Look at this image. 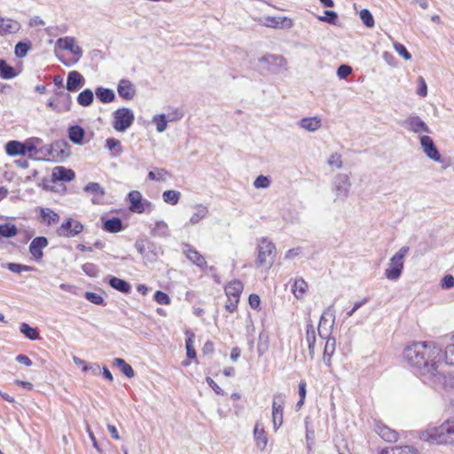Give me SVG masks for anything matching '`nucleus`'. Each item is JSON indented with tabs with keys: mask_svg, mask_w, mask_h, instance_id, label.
I'll list each match as a JSON object with an SVG mask.
<instances>
[{
	"mask_svg": "<svg viewBox=\"0 0 454 454\" xmlns=\"http://www.w3.org/2000/svg\"><path fill=\"white\" fill-rule=\"evenodd\" d=\"M404 361L427 385L441 391L454 388V375L442 370V348L434 341H419L407 345L403 352Z\"/></svg>",
	"mask_w": 454,
	"mask_h": 454,
	"instance_id": "f257e3e1",
	"label": "nucleus"
},
{
	"mask_svg": "<svg viewBox=\"0 0 454 454\" xmlns=\"http://www.w3.org/2000/svg\"><path fill=\"white\" fill-rule=\"evenodd\" d=\"M421 439L436 444H454V419L423 432Z\"/></svg>",
	"mask_w": 454,
	"mask_h": 454,
	"instance_id": "f03ea898",
	"label": "nucleus"
},
{
	"mask_svg": "<svg viewBox=\"0 0 454 454\" xmlns=\"http://www.w3.org/2000/svg\"><path fill=\"white\" fill-rule=\"evenodd\" d=\"M134 247L144 260L151 263L157 262L160 256L163 254L162 247L149 238L137 239Z\"/></svg>",
	"mask_w": 454,
	"mask_h": 454,
	"instance_id": "7ed1b4c3",
	"label": "nucleus"
},
{
	"mask_svg": "<svg viewBox=\"0 0 454 454\" xmlns=\"http://www.w3.org/2000/svg\"><path fill=\"white\" fill-rule=\"evenodd\" d=\"M409 251L410 247L403 246L390 258L384 273L387 279L396 281L400 278L404 267V257Z\"/></svg>",
	"mask_w": 454,
	"mask_h": 454,
	"instance_id": "20e7f679",
	"label": "nucleus"
},
{
	"mask_svg": "<svg viewBox=\"0 0 454 454\" xmlns=\"http://www.w3.org/2000/svg\"><path fill=\"white\" fill-rule=\"evenodd\" d=\"M133 111L128 107H121L113 113V128L118 132L126 131L134 122Z\"/></svg>",
	"mask_w": 454,
	"mask_h": 454,
	"instance_id": "39448f33",
	"label": "nucleus"
},
{
	"mask_svg": "<svg viewBox=\"0 0 454 454\" xmlns=\"http://www.w3.org/2000/svg\"><path fill=\"white\" fill-rule=\"evenodd\" d=\"M257 267H262L263 265H268V267H270L273 264L275 259V245L266 238H262L257 246Z\"/></svg>",
	"mask_w": 454,
	"mask_h": 454,
	"instance_id": "423d86ee",
	"label": "nucleus"
},
{
	"mask_svg": "<svg viewBox=\"0 0 454 454\" xmlns=\"http://www.w3.org/2000/svg\"><path fill=\"white\" fill-rule=\"evenodd\" d=\"M335 324V310L333 306L327 307L322 313L317 327V333L320 338L325 339L332 335V331Z\"/></svg>",
	"mask_w": 454,
	"mask_h": 454,
	"instance_id": "0eeeda50",
	"label": "nucleus"
},
{
	"mask_svg": "<svg viewBox=\"0 0 454 454\" xmlns=\"http://www.w3.org/2000/svg\"><path fill=\"white\" fill-rule=\"evenodd\" d=\"M128 200L129 202V208L133 213H149L153 209V203L147 200H144L141 192L138 191L129 192L128 194Z\"/></svg>",
	"mask_w": 454,
	"mask_h": 454,
	"instance_id": "6e6552de",
	"label": "nucleus"
},
{
	"mask_svg": "<svg viewBox=\"0 0 454 454\" xmlns=\"http://www.w3.org/2000/svg\"><path fill=\"white\" fill-rule=\"evenodd\" d=\"M84 229L82 223L72 217L66 219L56 230V234L63 238H74L78 236Z\"/></svg>",
	"mask_w": 454,
	"mask_h": 454,
	"instance_id": "1a4fd4ad",
	"label": "nucleus"
},
{
	"mask_svg": "<svg viewBox=\"0 0 454 454\" xmlns=\"http://www.w3.org/2000/svg\"><path fill=\"white\" fill-rule=\"evenodd\" d=\"M351 187V183L348 175L346 174H338L333 182V192L335 193V200H340L344 201L349 193V190Z\"/></svg>",
	"mask_w": 454,
	"mask_h": 454,
	"instance_id": "9d476101",
	"label": "nucleus"
},
{
	"mask_svg": "<svg viewBox=\"0 0 454 454\" xmlns=\"http://www.w3.org/2000/svg\"><path fill=\"white\" fill-rule=\"evenodd\" d=\"M263 68L270 73H278L282 69H286V60L281 55L266 54L259 59Z\"/></svg>",
	"mask_w": 454,
	"mask_h": 454,
	"instance_id": "9b49d317",
	"label": "nucleus"
},
{
	"mask_svg": "<svg viewBox=\"0 0 454 454\" xmlns=\"http://www.w3.org/2000/svg\"><path fill=\"white\" fill-rule=\"evenodd\" d=\"M284 406L285 395L281 393L274 395L272 402V422L275 430L278 429L283 423Z\"/></svg>",
	"mask_w": 454,
	"mask_h": 454,
	"instance_id": "f8f14e48",
	"label": "nucleus"
},
{
	"mask_svg": "<svg viewBox=\"0 0 454 454\" xmlns=\"http://www.w3.org/2000/svg\"><path fill=\"white\" fill-rule=\"evenodd\" d=\"M402 125L413 133H431L427 124L417 115H411L406 118Z\"/></svg>",
	"mask_w": 454,
	"mask_h": 454,
	"instance_id": "ddd939ff",
	"label": "nucleus"
},
{
	"mask_svg": "<svg viewBox=\"0 0 454 454\" xmlns=\"http://www.w3.org/2000/svg\"><path fill=\"white\" fill-rule=\"evenodd\" d=\"M258 22L271 28H291L294 25L292 20L287 17L264 16Z\"/></svg>",
	"mask_w": 454,
	"mask_h": 454,
	"instance_id": "4468645a",
	"label": "nucleus"
},
{
	"mask_svg": "<svg viewBox=\"0 0 454 454\" xmlns=\"http://www.w3.org/2000/svg\"><path fill=\"white\" fill-rule=\"evenodd\" d=\"M419 140L421 148L423 149V152L426 153V155L434 161H440L441 154L436 148L433 139L429 136L425 135L420 137Z\"/></svg>",
	"mask_w": 454,
	"mask_h": 454,
	"instance_id": "2eb2a0df",
	"label": "nucleus"
},
{
	"mask_svg": "<svg viewBox=\"0 0 454 454\" xmlns=\"http://www.w3.org/2000/svg\"><path fill=\"white\" fill-rule=\"evenodd\" d=\"M49 242L45 237L35 238L29 245V252L35 261H40L43 256V249L48 246Z\"/></svg>",
	"mask_w": 454,
	"mask_h": 454,
	"instance_id": "dca6fc26",
	"label": "nucleus"
},
{
	"mask_svg": "<svg viewBox=\"0 0 454 454\" xmlns=\"http://www.w3.org/2000/svg\"><path fill=\"white\" fill-rule=\"evenodd\" d=\"M374 430L384 441L388 442H395L399 438V434L395 430L380 421L375 422Z\"/></svg>",
	"mask_w": 454,
	"mask_h": 454,
	"instance_id": "f3484780",
	"label": "nucleus"
},
{
	"mask_svg": "<svg viewBox=\"0 0 454 454\" xmlns=\"http://www.w3.org/2000/svg\"><path fill=\"white\" fill-rule=\"evenodd\" d=\"M183 253L186 257L195 265L203 269L207 267V262L202 254H200L190 244H184L183 247Z\"/></svg>",
	"mask_w": 454,
	"mask_h": 454,
	"instance_id": "a211bd4d",
	"label": "nucleus"
},
{
	"mask_svg": "<svg viewBox=\"0 0 454 454\" xmlns=\"http://www.w3.org/2000/svg\"><path fill=\"white\" fill-rule=\"evenodd\" d=\"M117 92L124 100H131L136 95V87L129 80L121 79L118 83Z\"/></svg>",
	"mask_w": 454,
	"mask_h": 454,
	"instance_id": "6ab92c4d",
	"label": "nucleus"
},
{
	"mask_svg": "<svg viewBox=\"0 0 454 454\" xmlns=\"http://www.w3.org/2000/svg\"><path fill=\"white\" fill-rule=\"evenodd\" d=\"M83 190L93 196L91 199L93 204H99L106 194L105 189L98 183L95 182L89 183Z\"/></svg>",
	"mask_w": 454,
	"mask_h": 454,
	"instance_id": "aec40b11",
	"label": "nucleus"
},
{
	"mask_svg": "<svg viewBox=\"0 0 454 454\" xmlns=\"http://www.w3.org/2000/svg\"><path fill=\"white\" fill-rule=\"evenodd\" d=\"M84 82L83 76L78 71H71L67 74V90L71 92L77 91Z\"/></svg>",
	"mask_w": 454,
	"mask_h": 454,
	"instance_id": "412c9836",
	"label": "nucleus"
},
{
	"mask_svg": "<svg viewBox=\"0 0 454 454\" xmlns=\"http://www.w3.org/2000/svg\"><path fill=\"white\" fill-rule=\"evenodd\" d=\"M40 222L47 226L59 223V215L49 207H38Z\"/></svg>",
	"mask_w": 454,
	"mask_h": 454,
	"instance_id": "4be33fe9",
	"label": "nucleus"
},
{
	"mask_svg": "<svg viewBox=\"0 0 454 454\" xmlns=\"http://www.w3.org/2000/svg\"><path fill=\"white\" fill-rule=\"evenodd\" d=\"M74 176H75V174L72 169L67 168L62 166L55 167L52 169V173H51V179L53 182H57V181L70 182L74 178Z\"/></svg>",
	"mask_w": 454,
	"mask_h": 454,
	"instance_id": "5701e85b",
	"label": "nucleus"
},
{
	"mask_svg": "<svg viewBox=\"0 0 454 454\" xmlns=\"http://www.w3.org/2000/svg\"><path fill=\"white\" fill-rule=\"evenodd\" d=\"M243 288L242 282L235 279L225 286L224 291L227 298H232V301H235L236 299L239 300Z\"/></svg>",
	"mask_w": 454,
	"mask_h": 454,
	"instance_id": "b1692460",
	"label": "nucleus"
},
{
	"mask_svg": "<svg viewBox=\"0 0 454 454\" xmlns=\"http://www.w3.org/2000/svg\"><path fill=\"white\" fill-rule=\"evenodd\" d=\"M306 340L308 342L309 355L310 358L313 359L315 354L316 331L311 319L307 321Z\"/></svg>",
	"mask_w": 454,
	"mask_h": 454,
	"instance_id": "393cba45",
	"label": "nucleus"
},
{
	"mask_svg": "<svg viewBox=\"0 0 454 454\" xmlns=\"http://www.w3.org/2000/svg\"><path fill=\"white\" fill-rule=\"evenodd\" d=\"M50 155L57 158V160H62L69 155L68 145L66 142H56L51 145Z\"/></svg>",
	"mask_w": 454,
	"mask_h": 454,
	"instance_id": "a878e982",
	"label": "nucleus"
},
{
	"mask_svg": "<svg viewBox=\"0 0 454 454\" xmlns=\"http://www.w3.org/2000/svg\"><path fill=\"white\" fill-rule=\"evenodd\" d=\"M150 234L158 238H168L170 231L167 223L157 221L153 225L150 226Z\"/></svg>",
	"mask_w": 454,
	"mask_h": 454,
	"instance_id": "bb28decb",
	"label": "nucleus"
},
{
	"mask_svg": "<svg viewBox=\"0 0 454 454\" xmlns=\"http://www.w3.org/2000/svg\"><path fill=\"white\" fill-rule=\"evenodd\" d=\"M254 437L256 442L257 447L261 450H263L267 446L268 438L263 427L259 422H257L254 426Z\"/></svg>",
	"mask_w": 454,
	"mask_h": 454,
	"instance_id": "cd10ccee",
	"label": "nucleus"
},
{
	"mask_svg": "<svg viewBox=\"0 0 454 454\" xmlns=\"http://www.w3.org/2000/svg\"><path fill=\"white\" fill-rule=\"evenodd\" d=\"M20 24L18 21L11 19L0 18V34L4 35L6 34L16 33L20 30Z\"/></svg>",
	"mask_w": 454,
	"mask_h": 454,
	"instance_id": "c85d7f7f",
	"label": "nucleus"
},
{
	"mask_svg": "<svg viewBox=\"0 0 454 454\" xmlns=\"http://www.w3.org/2000/svg\"><path fill=\"white\" fill-rule=\"evenodd\" d=\"M85 137V130L80 125H74L68 128V137L75 145H82Z\"/></svg>",
	"mask_w": 454,
	"mask_h": 454,
	"instance_id": "c756f323",
	"label": "nucleus"
},
{
	"mask_svg": "<svg viewBox=\"0 0 454 454\" xmlns=\"http://www.w3.org/2000/svg\"><path fill=\"white\" fill-rule=\"evenodd\" d=\"M108 284L112 288L122 294H129L131 291L130 284L126 280L119 278L117 277H110Z\"/></svg>",
	"mask_w": 454,
	"mask_h": 454,
	"instance_id": "7c9ffc66",
	"label": "nucleus"
},
{
	"mask_svg": "<svg viewBox=\"0 0 454 454\" xmlns=\"http://www.w3.org/2000/svg\"><path fill=\"white\" fill-rule=\"evenodd\" d=\"M325 340H326V342H325V349H324L323 360H324V363L328 367H330L331 366V357L335 351L336 340H335V338L332 337V336L325 338Z\"/></svg>",
	"mask_w": 454,
	"mask_h": 454,
	"instance_id": "2f4dec72",
	"label": "nucleus"
},
{
	"mask_svg": "<svg viewBox=\"0 0 454 454\" xmlns=\"http://www.w3.org/2000/svg\"><path fill=\"white\" fill-rule=\"evenodd\" d=\"M103 229L110 233H116L123 230V223L121 218L112 217L103 223Z\"/></svg>",
	"mask_w": 454,
	"mask_h": 454,
	"instance_id": "473e14b6",
	"label": "nucleus"
},
{
	"mask_svg": "<svg viewBox=\"0 0 454 454\" xmlns=\"http://www.w3.org/2000/svg\"><path fill=\"white\" fill-rule=\"evenodd\" d=\"M299 126L308 131H316L321 127V120L317 117H306L299 121Z\"/></svg>",
	"mask_w": 454,
	"mask_h": 454,
	"instance_id": "72a5a7b5",
	"label": "nucleus"
},
{
	"mask_svg": "<svg viewBox=\"0 0 454 454\" xmlns=\"http://www.w3.org/2000/svg\"><path fill=\"white\" fill-rule=\"evenodd\" d=\"M5 152L9 156L25 155L22 142L11 140L5 145Z\"/></svg>",
	"mask_w": 454,
	"mask_h": 454,
	"instance_id": "f704fd0d",
	"label": "nucleus"
},
{
	"mask_svg": "<svg viewBox=\"0 0 454 454\" xmlns=\"http://www.w3.org/2000/svg\"><path fill=\"white\" fill-rule=\"evenodd\" d=\"M96 97L102 102V103H111L115 99V94L114 91L111 89L104 88V87H98L95 90Z\"/></svg>",
	"mask_w": 454,
	"mask_h": 454,
	"instance_id": "c9c22d12",
	"label": "nucleus"
},
{
	"mask_svg": "<svg viewBox=\"0 0 454 454\" xmlns=\"http://www.w3.org/2000/svg\"><path fill=\"white\" fill-rule=\"evenodd\" d=\"M196 212L193 213L187 224L195 225L205 218L208 213L207 207L202 204L195 206Z\"/></svg>",
	"mask_w": 454,
	"mask_h": 454,
	"instance_id": "e433bc0d",
	"label": "nucleus"
},
{
	"mask_svg": "<svg viewBox=\"0 0 454 454\" xmlns=\"http://www.w3.org/2000/svg\"><path fill=\"white\" fill-rule=\"evenodd\" d=\"M114 365L116 366L125 376L133 378L135 375L133 368L122 358H114Z\"/></svg>",
	"mask_w": 454,
	"mask_h": 454,
	"instance_id": "4c0bfd02",
	"label": "nucleus"
},
{
	"mask_svg": "<svg viewBox=\"0 0 454 454\" xmlns=\"http://www.w3.org/2000/svg\"><path fill=\"white\" fill-rule=\"evenodd\" d=\"M94 94L90 89H85L79 93L77 102L82 106H89L93 103Z\"/></svg>",
	"mask_w": 454,
	"mask_h": 454,
	"instance_id": "58836bf2",
	"label": "nucleus"
},
{
	"mask_svg": "<svg viewBox=\"0 0 454 454\" xmlns=\"http://www.w3.org/2000/svg\"><path fill=\"white\" fill-rule=\"evenodd\" d=\"M106 148H107L114 156H119L122 153L121 141L114 137H109L106 139Z\"/></svg>",
	"mask_w": 454,
	"mask_h": 454,
	"instance_id": "ea45409f",
	"label": "nucleus"
},
{
	"mask_svg": "<svg viewBox=\"0 0 454 454\" xmlns=\"http://www.w3.org/2000/svg\"><path fill=\"white\" fill-rule=\"evenodd\" d=\"M307 288H308L307 283L302 278H299L294 281V283L292 286V291H293L294 295L297 299H301L303 297L304 294L306 293Z\"/></svg>",
	"mask_w": 454,
	"mask_h": 454,
	"instance_id": "a19ab883",
	"label": "nucleus"
},
{
	"mask_svg": "<svg viewBox=\"0 0 454 454\" xmlns=\"http://www.w3.org/2000/svg\"><path fill=\"white\" fill-rule=\"evenodd\" d=\"M17 75L14 68L8 65L4 59H0V76L3 79H12Z\"/></svg>",
	"mask_w": 454,
	"mask_h": 454,
	"instance_id": "79ce46f5",
	"label": "nucleus"
},
{
	"mask_svg": "<svg viewBox=\"0 0 454 454\" xmlns=\"http://www.w3.org/2000/svg\"><path fill=\"white\" fill-rule=\"evenodd\" d=\"M20 331L23 333L27 339L31 340H37L39 338V332L36 328L31 327L27 323H21L20 325Z\"/></svg>",
	"mask_w": 454,
	"mask_h": 454,
	"instance_id": "37998d69",
	"label": "nucleus"
},
{
	"mask_svg": "<svg viewBox=\"0 0 454 454\" xmlns=\"http://www.w3.org/2000/svg\"><path fill=\"white\" fill-rule=\"evenodd\" d=\"M180 197V192L175 190L165 191L162 194L163 201L173 206L178 203Z\"/></svg>",
	"mask_w": 454,
	"mask_h": 454,
	"instance_id": "c03bdc74",
	"label": "nucleus"
},
{
	"mask_svg": "<svg viewBox=\"0 0 454 454\" xmlns=\"http://www.w3.org/2000/svg\"><path fill=\"white\" fill-rule=\"evenodd\" d=\"M18 233V229L14 224H0V235L4 238H12Z\"/></svg>",
	"mask_w": 454,
	"mask_h": 454,
	"instance_id": "a18cd8bd",
	"label": "nucleus"
},
{
	"mask_svg": "<svg viewBox=\"0 0 454 454\" xmlns=\"http://www.w3.org/2000/svg\"><path fill=\"white\" fill-rule=\"evenodd\" d=\"M74 44V38L69 36L59 38L56 42V47L69 51L73 50Z\"/></svg>",
	"mask_w": 454,
	"mask_h": 454,
	"instance_id": "49530a36",
	"label": "nucleus"
},
{
	"mask_svg": "<svg viewBox=\"0 0 454 454\" xmlns=\"http://www.w3.org/2000/svg\"><path fill=\"white\" fill-rule=\"evenodd\" d=\"M58 95H59L60 97L63 98L62 106H59V109H58V112L60 113V112L70 111L72 104H73L72 97L70 96V94L66 93L64 91H60L58 93Z\"/></svg>",
	"mask_w": 454,
	"mask_h": 454,
	"instance_id": "de8ad7c7",
	"label": "nucleus"
},
{
	"mask_svg": "<svg viewBox=\"0 0 454 454\" xmlns=\"http://www.w3.org/2000/svg\"><path fill=\"white\" fill-rule=\"evenodd\" d=\"M31 48L29 42H19L15 46V55L18 58H24Z\"/></svg>",
	"mask_w": 454,
	"mask_h": 454,
	"instance_id": "09e8293b",
	"label": "nucleus"
},
{
	"mask_svg": "<svg viewBox=\"0 0 454 454\" xmlns=\"http://www.w3.org/2000/svg\"><path fill=\"white\" fill-rule=\"evenodd\" d=\"M153 121L156 124V129L158 132H163L167 129L168 120L165 114L155 115Z\"/></svg>",
	"mask_w": 454,
	"mask_h": 454,
	"instance_id": "8fccbe9b",
	"label": "nucleus"
},
{
	"mask_svg": "<svg viewBox=\"0 0 454 454\" xmlns=\"http://www.w3.org/2000/svg\"><path fill=\"white\" fill-rule=\"evenodd\" d=\"M360 19L361 20L363 21V23L367 27H374V19L372 15V13L370 12L369 10L367 9H363L361 12H360Z\"/></svg>",
	"mask_w": 454,
	"mask_h": 454,
	"instance_id": "3c124183",
	"label": "nucleus"
},
{
	"mask_svg": "<svg viewBox=\"0 0 454 454\" xmlns=\"http://www.w3.org/2000/svg\"><path fill=\"white\" fill-rule=\"evenodd\" d=\"M7 269L14 273H21L23 271H32L35 269L31 266L23 265L15 262H10L7 264Z\"/></svg>",
	"mask_w": 454,
	"mask_h": 454,
	"instance_id": "603ef678",
	"label": "nucleus"
},
{
	"mask_svg": "<svg viewBox=\"0 0 454 454\" xmlns=\"http://www.w3.org/2000/svg\"><path fill=\"white\" fill-rule=\"evenodd\" d=\"M317 19L321 21L335 25L338 20V14L333 11H325V15L318 16Z\"/></svg>",
	"mask_w": 454,
	"mask_h": 454,
	"instance_id": "864d4df0",
	"label": "nucleus"
},
{
	"mask_svg": "<svg viewBox=\"0 0 454 454\" xmlns=\"http://www.w3.org/2000/svg\"><path fill=\"white\" fill-rule=\"evenodd\" d=\"M84 296L89 301H90L93 304L105 305L104 298L97 293L86 292Z\"/></svg>",
	"mask_w": 454,
	"mask_h": 454,
	"instance_id": "5fc2aeb1",
	"label": "nucleus"
},
{
	"mask_svg": "<svg viewBox=\"0 0 454 454\" xmlns=\"http://www.w3.org/2000/svg\"><path fill=\"white\" fill-rule=\"evenodd\" d=\"M41 142L40 138L33 137L27 139L23 144L25 154L27 153H32L36 150V145Z\"/></svg>",
	"mask_w": 454,
	"mask_h": 454,
	"instance_id": "6e6d98bb",
	"label": "nucleus"
},
{
	"mask_svg": "<svg viewBox=\"0 0 454 454\" xmlns=\"http://www.w3.org/2000/svg\"><path fill=\"white\" fill-rule=\"evenodd\" d=\"M270 184V180L266 176H259L254 182V186L257 189H265L268 188Z\"/></svg>",
	"mask_w": 454,
	"mask_h": 454,
	"instance_id": "4d7b16f0",
	"label": "nucleus"
},
{
	"mask_svg": "<svg viewBox=\"0 0 454 454\" xmlns=\"http://www.w3.org/2000/svg\"><path fill=\"white\" fill-rule=\"evenodd\" d=\"M329 166L340 168L342 167L341 155L338 153H332L327 160Z\"/></svg>",
	"mask_w": 454,
	"mask_h": 454,
	"instance_id": "13d9d810",
	"label": "nucleus"
},
{
	"mask_svg": "<svg viewBox=\"0 0 454 454\" xmlns=\"http://www.w3.org/2000/svg\"><path fill=\"white\" fill-rule=\"evenodd\" d=\"M83 272L90 277H97L98 274V269L97 265L92 262H86L82 265Z\"/></svg>",
	"mask_w": 454,
	"mask_h": 454,
	"instance_id": "bf43d9fd",
	"label": "nucleus"
},
{
	"mask_svg": "<svg viewBox=\"0 0 454 454\" xmlns=\"http://www.w3.org/2000/svg\"><path fill=\"white\" fill-rule=\"evenodd\" d=\"M157 174L153 171L148 173V178L153 181H164L168 172L164 168H157Z\"/></svg>",
	"mask_w": 454,
	"mask_h": 454,
	"instance_id": "052dcab7",
	"label": "nucleus"
},
{
	"mask_svg": "<svg viewBox=\"0 0 454 454\" xmlns=\"http://www.w3.org/2000/svg\"><path fill=\"white\" fill-rule=\"evenodd\" d=\"M154 300L157 303L161 304V305H168L170 303L169 296L162 291L155 292Z\"/></svg>",
	"mask_w": 454,
	"mask_h": 454,
	"instance_id": "680f3d73",
	"label": "nucleus"
},
{
	"mask_svg": "<svg viewBox=\"0 0 454 454\" xmlns=\"http://www.w3.org/2000/svg\"><path fill=\"white\" fill-rule=\"evenodd\" d=\"M193 334L187 338L185 340V348H186V356L190 359H194L196 357V351L193 348V340H192Z\"/></svg>",
	"mask_w": 454,
	"mask_h": 454,
	"instance_id": "e2e57ef3",
	"label": "nucleus"
},
{
	"mask_svg": "<svg viewBox=\"0 0 454 454\" xmlns=\"http://www.w3.org/2000/svg\"><path fill=\"white\" fill-rule=\"evenodd\" d=\"M444 357L447 364L454 365V344L448 345L445 348Z\"/></svg>",
	"mask_w": 454,
	"mask_h": 454,
	"instance_id": "0e129e2a",
	"label": "nucleus"
},
{
	"mask_svg": "<svg viewBox=\"0 0 454 454\" xmlns=\"http://www.w3.org/2000/svg\"><path fill=\"white\" fill-rule=\"evenodd\" d=\"M395 50L402 56L404 59L409 60L411 59V54L407 51L406 47L399 43L394 44Z\"/></svg>",
	"mask_w": 454,
	"mask_h": 454,
	"instance_id": "69168bd1",
	"label": "nucleus"
},
{
	"mask_svg": "<svg viewBox=\"0 0 454 454\" xmlns=\"http://www.w3.org/2000/svg\"><path fill=\"white\" fill-rule=\"evenodd\" d=\"M352 73L351 67L348 65H340L337 69V75L340 79H344Z\"/></svg>",
	"mask_w": 454,
	"mask_h": 454,
	"instance_id": "338daca9",
	"label": "nucleus"
},
{
	"mask_svg": "<svg viewBox=\"0 0 454 454\" xmlns=\"http://www.w3.org/2000/svg\"><path fill=\"white\" fill-rule=\"evenodd\" d=\"M392 450L393 454H417V450L411 446L396 447Z\"/></svg>",
	"mask_w": 454,
	"mask_h": 454,
	"instance_id": "774afa93",
	"label": "nucleus"
}]
</instances>
